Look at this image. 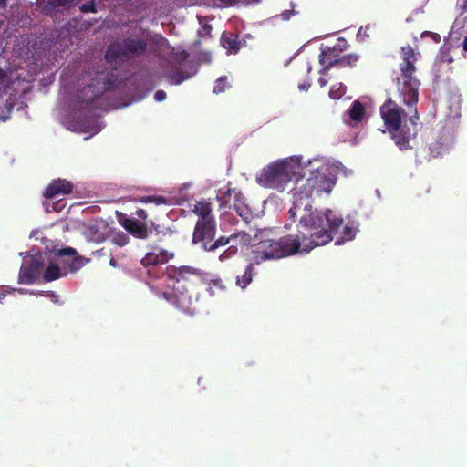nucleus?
<instances>
[{"mask_svg":"<svg viewBox=\"0 0 467 467\" xmlns=\"http://www.w3.org/2000/svg\"><path fill=\"white\" fill-rule=\"evenodd\" d=\"M336 182L335 169L325 163L313 167L306 179L300 174L292 189L293 205L288 211L289 218L296 222L300 217L302 223L338 230L344 222L342 217L329 209L325 213L313 211L311 205L313 197L329 195Z\"/></svg>","mask_w":467,"mask_h":467,"instance_id":"f257e3e1","label":"nucleus"},{"mask_svg":"<svg viewBox=\"0 0 467 467\" xmlns=\"http://www.w3.org/2000/svg\"><path fill=\"white\" fill-rule=\"evenodd\" d=\"M167 287L171 291H161L149 283L150 287L160 297L185 313H192L198 301V286L202 282L201 270L188 265H168L165 269Z\"/></svg>","mask_w":467,"mask_h":467,"instance_id":"f03ea898","label":"nucleus"},{"mask_svg":"<svg viewBox=\"0 0 467 467\" xmlns=\"http://www.w3.org/2000/svg\"><path fill=\"white\" fill-rule=\"evenodd\" d=\"M408 108L409 112H406L396 101L388 99L379 109L387 130L391 134L396 146L402 151L412 149L410 141L417 135L420 119L417 105Z\"/></svg>","mask_w":467,"mask_h":467,"instance_id":"7ed1b4c3","label":"nucleus"},{"mask_svg":"<svg viewBox=\"0 0 467 467\" xmlns=\"http://www.w3.org/2000/svg\"><path fill=\"white\" fill-rule=\"evenodd\" d=\"M297 219L300 221V217ZM299 226L306 233L299 230L296 234H287L279 238L280 250L284 257L296 254H307L315 247L325 245L332 241L333 234L338 231L327 226L315 227L300 222Z\"/></svg>","mask_w":467,"mask_h":467,"instance_id":"20e7f679","label":"nucleus"},{"mask_svg":"<svg viewBox=\"0 0 467 467\" xmlns=\"http://www.w3.org/2000/svg\"><path fill=\"white\" fill-rule=\"evenodd\" d=\"M302 171V165L296 158H287L269 163L265 167L257 181L265 188L284 191L292 181H296Z\"/></svg>","mask_w":467,"mask_h":467,"instance_id":"39448f33","label":"nucleus"},{"mask_svg":"<svg viewBox=\"0 0 467 467\" xmlns=\"http://www.w3.org/2000/svg\"><path fill=\"white\" fill-rule=\"evenodd\" d=\"M146 49V40L129 36L122 41L111 43L106 51L105 59L109 64H118L140 57Z\"/></svg>","mask_w":467,"mask_h":467,"instance_id":"423d86ee","label":"nucleus"},{"mask_svg":"<svg viewBox=\"0 0 467 467\" xmlns=\"http://www.w3.org/2000/svg\"><path fill=\"white\" fill-rule=\"evenodd\" d=\"M259 242L254 246L253 260L256 265H260L268 260H275L284 258V254H281L279 239L269 237V232L261 230L256 234Z\"/></svg>","mask_w":467,"mask_h":467,"instance_id":"0eeeda50","label":"nucleus"},{"mask_svg":"<svg viewBox=\"0 0 467 467\" xmlns=\"http://www.w3.org/2000/svg\"><path fill=\"white\" fill-rule=\"evenodd\" d=\"M230 182L226 189H220L217 194V200L220 202V208L234 209L235 213L244 221L249 219L251 211L244 203L243 193L236 188H231Z\"/></svg>","mask_w":467,"mask_h":467,"instance_id":"6e6552de","label":"nucleus"},{"mask_svg":"<svg viewBox=\"0 0 467 467\" xmlns=\"http://www.w3.org/2000/svg\"><path fill=\"white\" fill-rule=\"evenodd\" d=\"M54 257L63 269L67 275L74 274L81 269L89 259L79 255L75 248L65 247L54 253Z\"/></svg>","mask_w":467,"mask_h":467,"instance_id":"1a4fd4ad","label":"nucleus"},{"mask_svg":"<svg viewBox=\"0 0 467 467\" xmlns=\"http://www.w3.org/2000/svg\"><path fill=\"white\" fill-rule=\"evenodd\" d=\"M415 73V71L400 72L401 88L400 92L403 103L407 106H416L419 100L420 81Z\"/></svg>","mask_w":467,"mask_h":467,"instance_id":"9d476101","label":"nucleus"},{"mask_svg":"<svg viewBox=\"0 0 467 467\" xmlns=\"http://www.w3.org/2000/svg\"><path fill=\"white\" fill-rule=\"evenodd\" d=\"M45 262L41 254L33 256L27 263L23 264L18 276V282L25 285L35 284L42 275Z\"/></svg>","mask_w":467,"mask_h":467,"instance_id":"9b49d317","label":"nucleus"},{"mask_svg":"<svg viewBox=\"0 0 467 467\" xmlns=\"http://www.w3.org/2000/svg\"><path fill=\"white\" fill-rule=\"evenodd\" d=\"M216 234L215 219H198L192 235L194 244L201 243L202 247L205 244L213 241Z\"/></svg>","mask_w":467,"mask_h":467,"instance_id":"f8f14e48","label":"nucleus"},{"mask_svg":"<svg viewBox=\"0 0 467 467\" xmlns=\"http://www.w3.org/2000/svg\"><path fill=\"white\" fill-rule=\"evenodd\" d=\"M173 257V252H170L157 245H152L150 247V251H148L145 256L141 259L140 263L144 267L149 268L164 265Z\"/></svg>","mask_w":467,"mask_h":467,"instance_id":"ddd939ff","label":"nucleus"},{"mask_svg":"<svg viewBox=\"0 0 467 467\" xmlns=\"http://www.w3.org/2000/svg\"><path fill=\"white\" fill-rule=\"evenodd\" d=\"M92 90V87L88 86L86 88H83L79 93H78V109L81 113L84 115H87L90 118L96 117V110L99 108L98 99L99 95L93 94L89 98H88V93Z\"/></svg>","mask_w":467,"mask_h":467,"instance_id":"4468645a","label":"nucleus"},{"mask_svg":"<svg viewBox=\"0 0 467 467\" xmlns=\"http://www.w3.org/2000/svg\"><path fill=\"white\" fill-rule=\"evenodd\" d=\"M73 183L66 179L53 180L45 189L43 196L46 199H54L60 195H67L72 192Z\"/></svg>","mask_w":467,"mask_h":467,"instance_id":"2eb2a0df","label":"nucleus"},{"mask_svg":"<svg viewBox=\"0 0 467 467\" xmlns=\"http://www.w3.org/2000/svg\"><path fill=\"white\" fill-rule=\"evenodd\" d=\"M120 223L128 233L138 239H148L150 237V232L147 230L146 222H141L135 218H124Z\"/></svg>","mask_w":467,"mask_h":467,"instance_id":"dca6fc26","label":"nucleus"},{"mask_svg":"<svg viewBox=\"0 0 467 467\" xmlns=\"http://www.w3.org/2000/svg\"><path fill=\"white\" fill-rule=\"evenodd\" d=\"M341 54L336 51L335 47L329 46H322L320 47V54L318 60L322 68L319 70L320 74H324L333 67L338 60Z\"/></svg>","mask_w":467,"mask_h":467,"instance_id":"f3484780","label":"nucleus"},{"mask_svg":"<svg viewBox=\"0 0 467 467\" xmlns=\"http://www.w3.org/2000/svg\"><path fill=\"white\" fill-rule=\"evenodd\" d=\"M419 53H416L410 46L401 47L402 62L400 65V72L415 71V62L418 60Z\"/></svg>","mask_w":467,"mask_h":467,"instance_id":"a211bd4d","label":"nucleus"},{"mask_svg":"<svg viewBox=\"0 0 467 467\" xmlns=\"http://www.w3.org/2000/svg\"><path fill=\"white\" fill-rule=\"evenodd\" d=\"M42 273L43 280L47 283L67 276V272L63 271L55 257L47 264L46 269H43Z\"/></svg>","mask_w":467,"mask_h":467,"instance_id":"6ab92c4d","label":"nucleus"},{"mask_svg":"<svg viewBox=\"0 0 467 467\" xmlns=\"http://www.w3.org/2000/svg\"><path fill=\"white\" fill-rule=\"evenodd\" d=\"M255 263L254 261L249 263L245 268L244 273L241 275L236 276V285L242 289L247 287L253 281L254 276L255 275Z\"/></svg>","mask_w":467,"mask_h":467,"instance_id":"aec40b11","label":"nucleus"},{"mask_svg":"<svg viewBox=\"0 0 467 467\" xmlns=\"http://www.w3.org/2000/svg\"><path fill=\"white\" fill-rule=\"evenodd\" d=\"M221 43L223 47L227 49L229 53L236 54L241 48L240 41L234 34L223 33L221 37Z\"/></svg>","mask_w":467,"mask_h":467,"instance_id":"412c9836","label":"nucleus"},{"mask_svg":"<svg viewBox=\"0 0 467 467\" xmlns=\"http://www.w3.org/2000/svg\"><path fill=\"white\" fill-rule=\"evenodd\" d=\"M192 211L199 216V219H214L212 215L211 203L207 201L197 202Z\"/></svg>","mask_w":467,"mask_h":467,"instance_id":"4be33fe9","label":"nucleus"},{"mask_svg":"<svg viewBox=\"0 0 467 467\" xmlns=\"http://www.w3.org/2000/svg\"><path fill=\"white\" fill-rule=\"evenodd\" d=\"M348 114L351 120L361 122L365 117V107L359 100H355L349 108Z\"/></svg>","mask_w":467,"mask_h":467,"instance_id":"5701e85b","label":"nucleus"},{"mask_svg":"<svg viewBox=\"0 0 467 467\" xmlns=\"http://www.w3.org/2000/svg\"><path fill=\"white\" fill-rule=\"evenodd\" d=\"M358 59L359 56L357 54H348L344 56L341 55L334 67L340 68L353 67L356 66Z\"/></svg>","mask_w":467,"mask_h":467,"instance_id":"b1692460","label":"nucleus"},{"mask_svg":"<svg viewBox=\"0 0 467 467\" xmlns=\"http://www.w3.org/2000/svg\"><path fill=\"white\" fill-rule=\"evenodd\" d=\"M79 1L80 0H47L46 8L50 10L69 8L77 5Z\"/></svg>","mask_w":467,"mask_h":467,"instance_id":"393cba45","label":"nucleus"},{"mask_svg":"<svg viewBox=\"0 0 467 467\" xmlns=\"http://www.w3.org/2000/svg\"><path fill=\"white\" fill-rule=\"evenodd\" d=\"M147 230L150 232V237L166 236L171 233L170 228L161 226L153 221L147 223Z\"/></svg>","mask_w":467,"mask_h":467,"instance_id":"a878e982","label":"nucleus"},{"mask_svg":"<svg viewBox=\"0 0 467 467\" xmlns=\"http://www.w3.org/2000/svg\"><path fill=\"white\" fill-rule=\"evenodd\" d=\"M231 240H233L232 234L229 237L221 236L218 239H216L215 241H212L209 244H205L203 245V249L208 252H214L219 247L227 245L231 242Z\"/></svg>","mask_w":467,"mask_h":467,"instance_id":"bb28decb","label":"nucleus"},{"mask_svg":"<svg viewBox=\"0 0 467 467\" xmlns=\"http://www.w3.org/2000/svg\"><path fill=\"white\" fill-rule=\"evenodd\" d=\"M139 202H142V203H154L156 205L168 204L167 199L163 196H159V195L143 196L139 199Z\"/></svg>","mask_w":467,"mask_h":467,"instance_id":"cd10ccee","label":"nucleus"},{"mask_svg":"<svg viewBox=\"0 0 467 467\" xmlns=\"http://www.w3.org/2000/svg\"><path fill=\"white\" fill-rule=\"evenodd\" d=\"M225 290V286L223 283V281L219 278L211 280L209 282V288L208 291L210 295L215 296L219 292H223Z\"/></svg>","mask_w":467,"mask_h":467,"instance_id":"c85d7f7f","label":"nucleus"},{"mask_svg":"<svg viewBox=\"0 0 467 467\" xmlns=\"http://www.w3.org/2000/svg\"><path fill=\"white\" fill-rule=\"evenodd\" d=\"M227 78L226 77H220L216 79L214 87H213V93L214 94H220L226 90L228 87Z\"/></svg>","mask_w":467,"mask_h":467,"instance_id":"c756f323","label":"nucleus"},{"mask_svg":"<svg viewBox=\"0 0 467 467\" xmlns=\"http://www.w3.org/2000/svg\"><path fill=\"white\" fill-rule=\"evenodd\" d=\"M233 240H238L242 245H248L252 242L250 234L245 232H238L232 234Z\"/></svg>","mask_w":467,"mask_h":467,"instance_id":"7c9ffc66","label":"nucleus"},{"mask_svg":"<svg viewBox=\"0 0 467 467\" xmlns=\"http://www.w3.org/2000/svg\"><path fill=\"white\" fill-rule=\"evenodd\" d=\"M9 79L7 72L0 67V96L5 93L8 87Z\"/></svg>","mask_w":467,"mask_h":467,"instance_id":"2f4dec72","label":"nucleus"},{"mask_svg":"<svg viewBox=\"0 0 467 467\" xmlns=\"http://www.w3.org/2000/svg\"><path fill=\"white\" fill-rule=\"evenodd\" d=\"M356 233H357V229L354 226L347 224L343 229V237L342 238L345 241H350V240L354 239Z\"/></svg>","mask_w":467,"mask_h":467,"instance_id":"473e14b6","label":"nucleus"},{"mask_svg":"<svg viewBox=\"0 0 467 467\" xmlns=\"http://www.w3.org/2000/svg\"><path fill=\"white\" fill-rule=\"evenodd\" d=\"M112 240L118 246H124L129 243L130 238L126 234L119 233L114 235Z\"/></svg>","mask_w":467,"mask_h":467,"instance_id":"72a5a7b5","label":"nucleus"},{"mask_svg":"<svg viewBox=\"0 0 467 467\" xmlns=\"http://www.w3.org/2000/svg\"><path fill=\"white\" fill-rule=\"evenodd\" d=\"M238 252V249L235 245H230L220 256L219 259L221 261H225L235 255Z\"/></svg>","mask_w":467,"mask_h":467,"instance_id":"f704fd0d","label":"nucleus"},{"mask_svg":"<svg viewBox=\"0 0 467 467\" xmlns=\"http://www.w3.org/2000/svg\"><path fill=\"white\" fill-rule=\"evenodd\" d=\"M80 11L83 13H96L97 12V6L94 0H89L87 3H84L80 7Z\"/></svg>","mask_w":467,"mask_h":467,"instance_id":"c9c22d12","label":"nucleus"},{"mask_svg":"<svg viewBox=\"0 0 467 467\" xmlns=\"http://www.w3.org/2000/svg\"><path fill=\"white\" fill-rule=\"evenodd\" d=\"M333 47H335L336 51H337L339 54H342L348 49V45L345 38L339 37L337 38V43L333 46Z\"/></svg>","mask_w":467,"mask_h":467,"instance_id":"e433bc0d","label":"nucleus"},{"mask_svg":"<svg viewBox=\"0 0 467 467\" xmlns=\"http://www.w3.org/2000/svg\"><path fill=\"white\" fill-rule=\"evenodd\" d=\"M345 91L342 86H339L337 89H335V87H332L329 92L330 98L333 99H337L341 98L344 95Z\"/></svg>","mask_w":467,"mask_h":467,"instance_id":"4c0bfd02","label":"nucleus"},{"mask_svg":"<svg viewBox=\"0 0 467 467\" xmlns=\"http://www.w3.org/2000/svg\"><path fill=\"white\" fill-rule=\"evenodd\" d=\"M171 78L175 79L174 83L176 85H179L182 82H183L185 79L189 78L190 76L186 75L184 72L181 71V72H177L176 74L171 75Z\"/></svg>","mask_w":467,"mask_h":467,"instance_id":"58836bf2","label":"nucleus"},{"mask_svg":"<svg viewBox=\"0 0 467 467\" xmlns=\"http://www.w3.org/2000/svg\"><path fill=\"white\" fill-rule=\"evenodd\" d=\"M175 57L179 62H184L189 57V54L186 51L182 50L181 52L176 53Z\"/></svg>","mask_w":467,"mask_h":467,"instance_id":"ea45409f","label":"nucleus"},{"mask_svg":"<svg viewBox=\"0 0 467 467\" xmlns=\"http://www.w3.org/2000/svg\"><path fill=\"white\" fill-rule=\"evenodd\" d=\"M166 99V92L163 90H157L154 94V99L158 102L163 101Z\"/></svg>","mask_w":467,"mask_h":467,"instance_id":"a19ab883","label":"nucleus"},{"mask_svg":"<svg viewBox=\"0 0 467 467\" xmlns=\"http://www.w3.org/2000/svg\"><path fill=\"white\" fill-rule=\"evenodd\" d=\"M135 214L139 219L142 220L141 222H146L148 214L144 209H138Z\"/></svg>","mask_w":467,"mask_h":467,"instance_id":"79ce46f5","label":"nucleus"},{"mask_svg":"<svg viewBox=\"0 0 467 467\" xmlns=\"http://www.w3.org/2000/svg\"><path fill=\"white\" fill-rule=\"evenodd\" d=\"M459 9L461 12V15H465V19H467V0H462L459 5Z\"/></svg>","mask_w":467,"mask_h":467,"instance_id":"37998d69","label":"nucleus"},{"mask_svg":"<svg viewBox=\"0 0 467 467\" xmlns=\"http://www.w3.org/2000/svg\"><path fill=\"white\" fill-rule=\"evenodd\" d=\"M44 293H46L47 295H48L49 296L52 297V301L54 303H58V296L55 295V293L53 291H47V292H41L39 293L40 295H44Z\"/></svg>","mask_w":467,"mask_h":467,"instance_id":"c03bdc74","label":"nucleus"},{"mask_svg":"<svg viewBox=\"0 0 467 467\" xmlns=\"http://www.w3.org/2000/svg\"><path fill=\"white\" fill-rule=\"evenodd\" d=\"M106 254H107V253H106L105 248H101V249L97 250V251H95V252H93V253H92V254H93L94 256H103V255H106Z\"/></svg>","mask_w":467,"mask_h":467,"instance_id":"a18cd8bd","label":"nucleus"},{"mask_svg":"<svg viewBox=\"0 0 467 467\" xmlns=\"http://www.w3.org/2000/svg\"><path fill=\"white\" fill-rule=\"evenodd\" d=\"M309 87H310V85H309V84H303V85H299V88H300L301 90H307Z\"/></svg>","mask_w":467,"mask_h":467,"instance_id":"49530a36","label":"nucleus"},{"mask_svg":"<svg viewBox=\"0 0 467 467\" xmlns=\"http://www.w3.org/2000/svg\"><path fill=\"white\" fill-rule=\"evenodd\" d=\"M318 81H319L321 87H324L327 85V80L322 78H320Z\"/></svg>","mask_w":467,"mask_h":467,"instance_id":"de8ad7c7","label":"nucleus"},{"mask_svg":"<svg viewBox=\"0 0 467 467\" xmlns=\"http://www.w3.org/2000/svg\"><path fill=\"white\" fill-rule=\"evenodd\" d=\"M6 6V0H0V7H5Z\"/></svg>","mask_w":467,"mask_h":467,"instance_id":"09e8293b","label":"nucleus"},{"mask_svg":"<svg viewBox=\"0 0 467 467\" xmlns=\"http://www.w3.org/2000/svg\"><path fill=\"white\" fill-rule=\"evenodd\" d=\"M463 48L467 51V36L463 40Z\"/></svg>","mask_w":467,"mask_h":467,"instance_id":"8fccbe9b","label":"nucleus"},{"mask_svg":"<svg viewBox=\"0 0 467 467\" xmlns=\"http://www.w3.org/2000/svg\"><path fill=\"white\" fill-rule=\"evenodd\" d=\"M109 265H110L111 266H116V262H115L114 258H111V259H110Z\"/></svg>","mask_w":467,"mask_h":467,"instance_id":"3c124183","label":"nucleus"}]
</instances>
